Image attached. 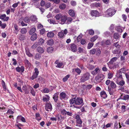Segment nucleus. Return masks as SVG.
I'll return each mask as SVG.
<instances>
[{
  "label": "nucleus",
  "mask_w": 129,
  "mask_h": 129,
  "mask_svg": "<svg viewBox=\"0 0 129 129\" xmlns=\"http://www.w3.org/2000/svg\"><path fill=\"white\" fill-rule=\"evenodd\" d=\"M121 110L123 112H125L126 111V106L124 105H122L121 107Z\"/></svg>",
  "instance_id": "62"
},
{
  "label": "nucleus",
  "mask_w": 129,
  "mask_h": 129,
  "mask_svg": "<svg viewBox=\"0 0 129 129\" xmlns=\"http://www.w3.org/2000/svg\"><path fill=\"white\" fill-rule=\"evenodd\" d=\"M83 105V101L82 98L77 97L76 99L75 105H74V106L75 108L79 109Z\"/></svg>",
  "instance_id": "1"
},
{
  "label": "nucleus",
  "mask_w": 129,
  "mask_h": 129,
  "mask_svg": "<svg viewBox=\"0 0 129 129\" xmlns=\"http://www.w3.org/2000/svg\"><path fill=\"white\" fill-rule=\"evenodd\" d=\"M25 63L27 65L29 66H30V63L29 62L28 60L27 59H25L24 61Z\"/></svg>",
  "instance_id": "59"
},
{
  "label": "nucleus",
  "mask_w": 129,
  "mask_h": 129,
  "mask_svg": "<svg viewBox=\"0 0 129 129\" xmlns=\"http://www.w3.org/2000/svg\"><path fill=\"white\" fill-rule=\"evenodd\" d=\"M58 92H57L55 93L53 95V98L55 102H57L58 100Z\"/></svg>",
  "instance_id": "15"
},
{
  "label": "nucleus",
  "mask_w": 129,
  "mask_h": 129,
  "mask_svg": "<svg viewBox=\"0 0 129 129\" xmlns=\"http://www.w3.org/2000/svg\"><path fill=\"white\" fill-rule=\"evenodd\" d=\"M69 14L72 17H75V13L74 11L72 10H70L69 11Z\"/></svg>",
  "instance_id": "27"
},
{
  "label": "nucleus",
  "mask_w": 129,
  "mask_h": 129,
  "mask_svg": "<svg viewBox=\"0 0 129 129\" xmlns=\"http://www.w3.org/2000/svg\"><path fill=\"white\" fill-rule=\"evenodd\" d=\"M120 37L119 35L117 33H115L114 34L113 36V37L115 39H118Z\"/></svg>",
  "instance_id": "37"
},
{
  "label": "nucleus",
  "mask_w": 129,
  "mask_h": 129,
  "mask_svg": "<svg viewBox=\"0 0 129 129\" xmlns=\"http://www.w3.org/2000/svg\"><path fill=\"white\" fill-rule=\"evenodd\" d=\"M35 71L33 75L30 78L32 80H33L37 78L39 73L38 69L37 68H35Z\"/></svg>",
  "instance_id": "5"
},
{
  "label": "nucleus",
  "mask_w": 129,
  "mask_h": 129,
  "mask_svg": "<svg viewBox=\"0 0 129 129\" xmlns=\"http://www.w3.org/2000/svg\"><path fill=\"white\" fill-rule=\"evenodd\" d=\"M100 70L99 68H96L95 70L92 71L91 74L93 75H95L99 73Z\"/></svg>",
  "instance_id": "14"
},
{
  "label": "nucleus",
  "mask_w": 129,
  "mask_h": 129,
  "mask_svg": "<svg viewBox=\"0 0 129 129\" xmlns=\"http://www.w3.org/2000/svg\"><path fill=\"white\" fill-rule=\"evenodd\" d=\"M89 33L90 35H94V32L92 29H90L88 30Z\"/></svg>",
  "instance_id": "57"
},
{
  "label": "nucleus",
  "mask_w": 129,
  "mask_h": 129,
  "mask_svg": "<svg viewBox=\"0 0 129 129\" xmlns=\"http://www.w3.org/2000/svg\"><path fill=\"white\" fill-rule=\"evenodd\" d=\"M67 111L65 109H63L61 111V113L62 114L64 115H66Z\"/></svg>",
  "instance_id": "51"
},
{
  "label": "nucleus",
  "mask_w": 129,
  "mask_h": 129,
  "mask_svg": "<svg viewBox=\"0 0 129 129\" xmlns=\"http://www.w3.org/2000/svg\"><path fill=\"white\" fill-rule=\"evenodd\" d=\"M98 38V36L97 35L94 36L91 38L90 41L91 42H94Z\"/></svg>",
  "instance_id": "33"
},
{
  "label": "nucleus",
  "mask_w": 129,
  "mask_h": 129,
  "mask_svg": "<svg viewBox=\"0 0 129 129\" xmlns=\"http://www.w3.org/2000/svg\"><path fill=\"white\" fill-rule=\"evenodd\" d=\"M20 32L21 34H24L26 33L27 30L26 28H23L21 29Z\"/></svg>",
  "instance_id": "39"
},
{
  "label": "nucleus",
  "mask_w": 129,
  "mask_h": 129,
  "mask_svg": "<svg viewBox=\"0 0 129 129\" xmlns=\"http://www.w3.org/2000/svg\"><path fill=\"white\" fill-rule=\"evenodd\" d=\"M118 59L116 57H114L111 58L109 61V63L110 64H113L114 62L115 61Z\"/></svg>",
  "instance_id": "18"
},
{
  "label": "nucleus",
  "mask_w": 129,
  "mask_h": 129,
  "mask_svg": "<svg viewBox=\"0 0 129 129\" xmlns=\"http://www.w3.org/2000/svg\"><path fill=\"white\" fill-rule=\"evenodd\" d=\"M54 43V41L52 39H50L49 40H48L47 42V44L50 46H52Z\"/></svg>",
  "instance_id": "17"
},
{
  "label": "nucleus",
  "mask_w": 129,
  "mask_h": 129,
  "mask_svg": "<svg viewBox=\"0 0 129 129\" xmlns=\"http://www.w3.org/2000/svg\"><path fill=\"white\" fill-rule=\"evenodd\" d=\"M43 92L45 93H48L50 92V90L48 88H45L43 90Z\"/></svg>",
  "instance_id": "64"
},
{
  "label": "nucleus",
  "mask_w": 129,
  "mask_h": 129,
  "mask_svg": "<svg viewBox=\"0 0 129 129\" xmlns=\"http://www.w3.org/2000/svg\"><path fill=\"white\" fill-rule=\"evenodd\" d=\"M66 7V5L64 4H62L60 5L59 6V8L63 10Z\"/></svg>",
  "instance_id": "32"
},
{
  "label": "nucleus",
  "mask_w": 129,
  "mask_h": 129,
  "mask_svg": "<svg viewBox=\"0 0 129 129\" xmlns=\"http://www.w3.org/2000/svg\"><path fill=\"white\" fill-rule=\"evenodd\" d=\"M66 93L63 92L60 93L59 94L60 98L61 99H64L66 98Z\"/></svg>",
  "instance_id": "16"
},
{
  "label": "nucleus",
  "mask_w": 129,
  "mask_h": 129,
  "mask_svg": "<svg viewBox=\"0 0 129 129\" xmlns=\"http://www.w3.org/2000/svg\"><path fill=\"white\" fill-rule=\"evenodd\" d=\"M2 84L4 89L5 90L6 89V87L5 84V83L3 80L2 81Z\"/></svg>",
  "instance_id": "43"
},
{
  "label": "nucleus",
  "mask_w": 129,
  "mask_h": 129,
  "mask_svg": "<svg viewBox=\"0 0 129 129\" xmlns=\"http://www.w3.org/2000/svg\"><path fill=\"white\" fill-rule=\"evenodd\" d=\"M54 48L52 47H50L48 48L47 49V52L49 53H52L54 50Z\"/></svg>",
  "instance_id": "25"
},
{
  "label": "nucleus",
  "mask_w": 129,
  "mask_h": 129,
  "mask_svg": "<svg viewBox=\"0 0 129 129\" xmlns=\"http://www.w3.org/2000/svg\"><path fill=\"white\" fill-rule=\"evenodd\" d=\"M48 21H49L50 23H52L53 24H56L57 23L53 19H49L48 20Z\"/></svg>",
  "instance_id": "46"
},
{
  "label": "nucleus",
  "mask_w": 129,
  "mask_h": 129,
  "mask_svg": "<svg viewBox=\"0 0 129 129\" xmlns=\"http://www.w3.org/2000/svg\"><path fill=\"white\" fill-rule=\"evenodd\" d=\"M29 88L31 90L30 93L33 96H35V92L33 88L30 87Z\"/></svg>",
  "instance_id": "35"
},
{
  "label": "nucleus",
  "mask_w": 129,
  "mask_h": 129,
  "mask_svg": "<svg viewBox=\"0 0 129 129\" xmlns=\"http://www.w3.org/2000/svg\"><path fill=\"white\" fill-rule=\"evenodd\" d=\"M36 30L35 28L33 27L31 28L29 31V33L30 35H31L34 33Z\"/></svg>",
  "instance_id": "20"
},
{
  "label": "nucleus",
  "mask_w": 129,
  "mask_h": 129,
  "mask_svg": "<svg viewBox=\"0 0 129 129\" xmlns=\"http://www.w3.org/2000/svg\"><path fill=\"white\" fill-rule=\"evenodd\" d=\"M96 49H92L90 51V54H94L96 52Z\"/></svg>",
  "instance_id": "47"
},
{
  "label": "nucleus",
  "mask_w": 129,
  "mask_h": 129,
  "mask_svg": "<svg viewBox=\"0 0 129 129\" xmlns=\"http://www.w3.org/2000/svg\"><path fill=\"white\" fill-rule=\"evenodd\" d=\"M30 19L32 21H36L37 18L36 16L35 15H33L30 16Z\"/></svg>",
  "instance_id": "30"
},
{
  "label": "nucleus",
  "mask_w": 129,
  "mask_h": 129,
  "mask_svg": "<svg viewBox=\"0 0 129 129\" xmlns=\"http://www.w3.org/2000/svg\"><path fill=\"white\" fill-rule=\"evenodd\" d=\"M76 98V95H72V99H70L69 101L70 104H72L75 103V104H74V105H75V102Z\"/></svg>",
  "instance_id": "7"
},
{
  "label": "nucleus",
  "mask_w": 129,
  "mask_h": 129,
  "mask_svg": "<svg viewBox=\"0 0 129 129\" xmlns=\"http://www.w3.org/2000/svg\"><path fill=\"white\" fill-rule=\"evenodd\" d=\"M38 46V44H37V42H36L31 46V48L32 49H35Z\"/></svg>",
  "instance_id": "52"
},
{
  "label": "nucleus",
  "mask_w": 129,
  "mask_h": 129,
  "mask_svg": "<svg viewBox=\"0 0 129 129\" xmlns=\"http://www.w3.org/2000/svg\"><path fill=\"white\" fill-rule=\"evenodd\" d=\"M101 53V51L100 49L98 48L96 51V55L97 56H99Z\"/></svg>",
  "instance_id": "49"
},
{
  "label": "nucleus",
  "mask_w": 129,
  "mask_h": 129,
  "mask_svg": "<svg viewBox=\"0 0 129 129\" xmlns=\"http://www.w3.org/2000/svg\"><path fill=\"white\" fill-rule=\"evenodd\" d=\"M104 76L102 74L100 75L99 77L97 79V80L98 81V82H101L104 78Z\"/></svg>",
  "instance_id": "12"
},
{
  "label": "nucleus",
  "mask_w": 129,
  "mask_h": 129,
  "mask_svg": "<svg viewBox=\"0 0 129 129\" xmlns=\"http://www.w3.org/2000/svg\"><path fill=\"white\" fill-rule=\"evenodd\" d=\"M93 5L95 7H99L101 6V4L99 3H95L93 4Z\"/></svg>",
  "instance_id": "61"
},
{
  "label": "nucleus",
  "mask_w": 129,
  "mask_h": 129,
  "mask_svg": "<svg viewBox=\"0 0 129 129\" xmlns=\"http://www.w3.org/2000/svg\"><path fill=\"white\" fill-rule=\"evenodd\" d=\"M108 78L109 79H111L113 76V74L112 73L109 72L108 74Z\"/></svg>",
  "instance_id": "54"
},
{
  "label": "nucleus",
  "mask_w": 129,
  "mask_h": 129,
  "mask_svg": "<svg viewBox=\"0 0 129 129\" xmlns=\"http://www.w3.org/2000/svg\"><path fill=\"white\" fill-rule=\"evenodd\" d=\"M70 75H67L63 79V82H66L68 79V78L69 77Z\"/></svg>",
  "instance_id": "44"
},
{
  "label": "nucleus",
  "mask_w": 129,
  "mask_h": 129,
  "mask_svg": "<svg viewBox=\"0 0 129 129\" xmlns=\"http://www.w3.org/2000/svg\"><path fill=\"white\" fill-rule=\"evenodd\" d=\"M68 33L67 30L65 29L63 31H61L58 33V36L60 38H63L65 36L64 35H66Z\"/></svg>",
  "instance_id": "4"
},
{
  "label": "nucleus",
  "mask_w": 129,
  "mask_h": 129,
  "mask_svg": "<svg viewBox=\"0 0 129 129\" xmlns=\"http://www.w3.org/2000/svg\"><path fill=\"white\" fill-rule=\"evenodd\" d=\"M14 27L15 29L14 30L15 32V33L16 32H18L19 31L20 28L18 27V26L16 24H14Z\"/></svg>",
  "instance_id": "28"
},
{
  "label": "nucleus",
  "mask_w": 129,
  "mask_h": 129,
  "mask_svg": "<svg viewBox=\"0 0 129 129\" xmlns=\"http://www.w3.org/2000/svg\"><path fill=\"white\" fill-rule=\"evenodd\" d=\"M117 83L119 85L122 86L125 84V82L124 81L122 80Z\"/></svg>",
  "instance_id": "42"
},
{
  "label": "nucleus",
  "mask_w": 129,
  "mask_h": 129,
  "mask_svg": "<svg viewBox=\"0 0 129 129\" xmlns=\"http://www.w3.org/2000/svg\"><path fill=\"white\" fill-rule=\"evenodd\" d=\"M67 19V17L66 16H62L61 18L60 21H59V22L61 24H63L66 21Z\"/></svg>",
  "instance_id": "6"
},
{
  "label": "nucleus",
  "mask_w": 129,
  "mask_h": 129,
  "mask_svg": "<svg viewBox=\"0 0 129 129\" xmlns=\"http://www.w3.org/2000/svg\"><path fill=\"white\" fill-rule=\"evenodd\" d=\"M101 97L104 99L106 98L107 97V95L104 91H102L100 93Z\"/></svg>",
  "instance_id": "19"
},
{
  "label": "nucleus",
  "mask_w": 129,
  "mask_h": 129,
  "mask_svg": "<svg viewBox=\"0 0 129 129\" xmlns=\"http://www.w3.org/2000/svg\"><path fill=\"white\" fill-rule=\"evenodd\" d=\"M24 20L25 22L28 23L30 22L29 18L28 17H26L24 18Z\"/></svg>",
  "instance_id": "38"
},
{
  "label": "nucleus",
  "mask_w": 129,
  "mask_h": 129,
  "mask_svg": "<svg viewBox=\"0 0 129 129\" xmlns=\"http://www.w3.org/2000/svg\"><path fill=\"white\" fill-rule=\"evenodd\" d=\"M37 51L40 53H43L44 52V50L43 48L40 46L38 47L37 48Z\"/></svg>",
  "instance_id": "13"
},
{
  "label": "nucleus",
  "mask_w": 129,
  "mask_h": 129,
  "mask_svg": "<svg viewBox=\"0 0 129 129\" xmlns=\"http://www.w3.org/2000/svg\"><path fill=\"white\" fill-rule=\"evenodd\" d=\"M115 12V11L113 8H109L107 11L108 15L110 16H112L114 15Z\"/></svg>",
  "instance_id": "3"
},
{
  "label": "nucleus",
  "mask_w": 129,
  "mask_h": 129,
  "mask_svg": "<svg viewBox=\"0 0 129 129\" xmlns=\"http://www.w3.org/2000/svg\"><path fill=\"white\" fill-rule=\"evenodd\" d=\"M62 15L60 14H57L55 16L56 19V20H59L61 18Z\"/></svg>",
  "instance_id": "41"
},
{
  "label": "nucleus",
  "mask_w": 129,
  "mask_h": 129,
  "mask_svg": "<svg viewBox=\"0 0 129 129\" xmlns=\"http://www.w3.org/2000/svg\"><path fill=\"white\" fill-rule=\"evenodd\" d=\"M63 65V63L62 62H59L56 67L60 68Z\"/></svg>",
  "instance_id": "55"
},
{
  "label": "nucleus",
  "mask_w": 129,
  "mask_h": 129,
  "mask_svg": "<svg viewBox=\"0 0 129 129\" xmlns=\"http://www.w3.org/2000/svg\"><path fill=\"white\" fill-rule=\"evenodd\" d=\"M118 42L117 43H114L113 44L114 46H115L116 47V48H120L121 46L120 45H119L118 44H117Z\"/></svg>",
  "instance_id": "53"
},
{
  "label": "nucleus",
  "mask_w": 129,
  "mask_h": 129,
  "mask_svg": "<svg viewBox=\"0 0 129 129\" xmlns=\"http://www.w3.org/2000/svg\"><path fill=\"white\" fill-rule=\"evenodd\" d=\"M6 17L5 14H3L2 15H0V19L2 20H4Z\"/></svg>",
  "instance_id": "60"
},
{
  "label": "nucleus",
  "mask_w": 129,
  "mask_h": 129,
  "mask_svg": "<svg viewBox=\"0 0 129 129\" xmlns=\"http://www.w3.org/2000/svg\"><path fill=\"white\" fill-rule=\"evenodd\" d=\"M91 15L93 16H99V13L97 11L93 10L91 11Z\"/></svg>",
  "instance_id": "11"
},
{
  "label": "nucleus",
  "mask_w": 129,
  "mask_h": 129,
  "mask_svg": "<svg viewBox=\"0 0 129 129\" xmlns=\"http://www.w3.org/2000/svg\"><path fill=\"white\" fill-rule=\"evenodd\" d=\"M45 109L47 111H49V109L51 110L52 109V106L51 104L48 103H46L45 107Z\"/></svg>",
  "instance_id": "9"
},
{
  "label": "nucleus",
  "mask_w": 129,
  "mask_h": 129,
  "mask_svg": "<svg viewBox=\"0 0 129 129\" xmlns=\"http://www.w3.org/2000/svg\"><path fill=\"white\" fill-rule=\"evenodd\" d=\"M50 97L48 95H46L45 97H43V100L44 102H47L49 101Z\"/></svg>",
  "instance_id": "22"
},
{
  "label": "nucleus",
  "mask_w": 129,
  "mask_h": 129,
  "mask_svg": "<svg viewBox=\"0 0 129 129\" xmlns=\"http://www.w3.org/2000/svg\"><path fill=\"white\" fill-rule=\"evenodd\" d=\"M25 38V36L21 34H19V35L18 38V39L21 41L24 40Z\"/></svg>",
  "instance_id": "26"
},
{
  "label": "nucleus",
  "mask_w": 129,
  "mask_h": 129,
  "mask_svg": "<svg viewBox=\"0 0 129 129\" xmlns=\"http://www.w3.org/2000/svg\"><path fill=\"white\" fill-rule=\"evenodd\" d=\"M111 44L110 40H107L105 42V44L106 45H109Z\"/></svg>",
  "instance_id": "58"
},
{
  "label": "nucleus",
  "mask_w": 129,
  "mask_h": 129,
  "mask_svg": "<svg viewBox=\"0 0 129 129\" xmlns=\"http://www.w3.org/2000/svg\"><path fill=\"white\" fill-rule=\"evenodd\" d=\"M70 47L71 50L73 52H75L77 50V47L76 45L74 44H71Z\"/></svg>",
  "instance_id": "8"
},
{
  "label": "nucleus",
  "mask_w": 129,
  "mask_h": 129,
  "mask_svg": "<svg viewBox=\"0 0 129 129\" xmlns=\"http://www.w3.org/2000/svg\"><path fill=\"white\" fill-rule=\"evenodd\" d=\"M44 42V40L42 38L40 39L38 42H37V44H38V46L42 45Z\"/></svg>",
  "instance_id": "23"
},
{
  "label": "nucleus",
  "mask_w": 129,
  "mask_h": 129,
  "mask_svg": "<svg viewBox=\"0 0 129 129\" xmlns=\"http://www.w3.org/2000/svg\"><path fill=\"white\" fill-rule=\"evenodd\" d=\"M121 51L120 49H118L114 50L113 52L114 54H118Z\"/></svg>",
  "instance_id": "45"
},
{
  "label": "nucleus",
  "mask_w": 129,
  "mask_h": 129,
  "mask_svg": "<svg viewBox=\"0 0 129 129\" xmlns=\"http://www.w3.org/2000/svg\"><path fill=\"white\" fill-rule=\"evenodd\" d=\"M129 99V95L127 94L125 95L123 97V100H128Z\"/></svg>",
  "instance_id": "48"
},
{
  "label": "nucleus",
  "mask_w": 129,
  "mask_h": 129,
  "mask_svg": "<svg viewBox=\"0 0 129 129\" xmlns=\"http://www.w3.org/2000/svg\"><path fill=\"white\" fill-rule=\"evenodd\" d=\"M16 70L18 72H20L21 71L22 72H23L24 71V68L23 66H21V67H18L16 68Z\"/></svg>",
  "instance_id": "10"
},
{
  "label": "nucleus",
  "mask_w": 129,
  "mask_h": 129,
  "mask_svg": "<svg viewBox=\"0 0 129 129\" xmlns=\"http://www.w3.org/2000/svg\"><path fill=\"white\" fill-rule=\"evenodd\" d=\"M75 70V71L78 74H80L81 73V71L80 69L77 68L75 69H73V70Z\"/></svg>",
  "instance_id": "40"
},
{
  "label": "nucleus",
  "mask_w": 129,
  "mask_h": 129,
  "mask_svg": "<svg viewBox=\"0 0 129 129\" xmlns=\"http://www.w3.org/2000/svg\"><path fill=\"white\" fill-rule=\"evenodd\" d=\"M40 114L39 113H37L36 114V119L38 120H40L41 118L40 116Z\"/></svg>",
  "instance_id": "36"
},
{
  "label": "nucleus",
  "mask_w": 129,
  "mask_h": 129,
  "mask_svg": "<svg viewBox=\"0 0 129 129\" xmlns=\"http://www.w3.org/2000/svg\"><path fill=\"white\" fill-rule=\"evenodd\" d=\"M110 86L113 89L115 88L116 87V84L114 82L112 81H111Z\"/></svg>",
  "instance_id": "31"
},
{
  "label": "nucleus",
  "mask_w": 129,
  "mask_h": 129,
  "mask_svg": "<svg viewBox=\"0 0 129 129\" xmlns=\"http://www.w3.org/2000/svg\"><path fill=\"white\" fill-rule=\"evenodd\" d=\"M90 76V73L87 72L83 74L81 77L80 79V82H84L85 81L88 80Z\"/></svg>",
  "instance_id": "2"
},
{
  "label": "nucleus",
  "mask_w": 129,
  "mask_h": 129,
  "mask_svg": "<svg viewBox=\"0 0 129 129\" xmlns=\"http://www.w3.org/2000/svg\"><path fill=\"white\" fill-rule=\"evenodd\" d=\"M37 38V34L35 33L33 35L31 36L30 39L32 41H34Z\"/></svg>",
  "instance_id": "24"
},
{
  "label": "nucleus",
  "mask_w": 129,
  "mask_h": 129,
  "mask_svg": "<svg viewBox=\"0 0 129 129\" xmlns=\"http://www.w3.org/2000/svg\"><path fill=\"white\" fill-rule=\"evenodd\" d=\"M54 35V33L52 32H48L47 34V36L49 38H52L53 37Z\"/></svg>",
  "instance_id": "29"
},
{
  "label": "nucleus",
  "mask_w": 129,
  "mask_h": 129,
  "mask_svg": "<svg viewBox=\"0 0 129 129\" xmlns=\"http://www.w3.org/2000/svg\"><path fill=\"white\" fill-rule=\"evenodd\" d=\"M26 54L29 57H32L33 55L31 54L29 51H26Z\"/></svg>",
  "instance_id": "63"
},
{
  "label": "nucleus",
  "mask_w": 129,
  "mask_h": 129,
  "mask_svg": "<svg viewBox=\"0 0 129 129\" xmlns=\"http://www.w3.org/2000/svg\"><path fill=\"white\" fill-rule=\"evenodd\" d=\"M41 55L39 53H37L35 56V58L37 59H40L41 57Z\"/></svg>",
  "instance_id": "34"
},
{
  "label": "nucleus",
  "mask_w": 129,
  "mask_h": 129,
  "mask_svg": "<svg viewBox=\"0 0 129 129\" xmlns=\"http://www.w3.org/2000/svg\"><path fill=\"white\" fill-rule=\"evenodd\" d=\"M67 24H69L70 23H71L72 20V19L70 17H68L67 18Z\"/></svg>",
  "instance_id": "56"
},
{
  "label": "nucleus",
  "mask_w": 129,
  "mask_h": 129,
  "mask_svg": "<svg viewBox=\"0 0 129 129\" xmlns=\"http://www.w3.org/2000/svg\"><path fill=\"white\" fill-rule=\"evenodd\" d=\"M56 117H57L58 120L61 121V120L64 119V118L62 117L61 115L59 114H57L56 115Z\"/></svg>",
  "instance_id": "21"
},
{
  "label": "nucleus",
  "mask_w": 129,
  "mask_h": 129,
  "mask_svg": "<svg viewBox=\"0 0 129 129\" xmlns=\"http://www.w3.org/2000/svg\"><path fill=\"white\" fill-rule=\"evenodd\" d=\"M93 43H89L88 44L87 48L88 49H90L93 46Z\"/></svg>",
  "instance_id": "50"
}]
</instances>
